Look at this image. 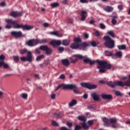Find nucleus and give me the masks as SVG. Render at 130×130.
<instances>
[{
	"instance_id": "nucleus-1",
	"label": "nucleus",
	"mask_w": 130,
	"mask_h": 130,
	"mask_svg": "<svg viewBox=\"0 0 130 130\" xmlns=\"http://www.w3.org/2000/svg\"><path fill=\"white\" fill-rule=\"evenodd\" d=\"M97 62V69H99V72L101 74H104L106 72V70H110L112 67L111 64L108 63L107 61L104 60H91L90 59V61H89V64L90 66H93V64H95V63Z\"/></svg>"
},
{
	"instance_id": "nucleus-2",
	"label": "nucleus",
	"mask_w": 130,
	"mask_h": 130,
	"mask_svg": "<svg viewBox=\"0 0 130 130\" xmlns=\"http://www.w3.org/2000/svg\"><path fill=\"white\" fill-rule=\"evenodd\" d=\"M6 23H7V24L5 26L6 29H11V28H12V25H13V28H14V29H21V28H22L23 30H26L27 31L31 30V29L34 28L32 25L19 24L17 21H14L12 19L6 20Z\"/></svg>"
},
{
	"instance_id": "nucleus-3",
	"label": "nucleus",
	"mask_w": 130,
	"mask_h": 130,
	"mask_svg": "<svg viewBox=\"0 0 130 130\" xmlns=\"http://www.w3.org/2000/svg\"><path fill=\"white\" fill-rule=\"evenodd\" d=\"M62 88L63 89L66 90L67 89L73 90L75 94H82V92L79 91V89L77 88V85L76 84H61L59 85L55 89V91H57L58 89Z\"/></svg>"
},
{
	"instance_id": "nucleus-4",
	"label": "nucleus",
	"mask_w": 130,
	"mask_h": 130,
	"mask_svg": "<svg viewBox=\"0 0 130 130\" xmlns=\"http://www.w3.org/2000/svg\"><path fill=\"white\" fill-rule=\"evenodd\" d=\"M103 39L105 41L104 43V45L109 48L110 49H112L115 45V41L110 36H105L103 37Z\"/></svg>"
},
{
	"instance_id": "nucleus-5",
	"label": "nucleus",
	"mask_w": 130,
	"mask_h": 130,
	"mask_svg": "<svg viewBox=\"0 0 130 130\" xmlns=\"http://www.w3.org/2000/svg\"><path fill=\"white\" fill-rule=\"evenodd\" d=\"M82 42V39L80 37H75L74 38V43L71 45L72 49H80V43Z\"/></svg>"
},
{
	"instance_id": "nucleus-6",
	"label": "nucleus",
	"mask_w": 130,
	"mask_h": 130,
	"mask_svg": "<svg viewBox=\"0 0 130 130\" xmlns=\"http://www.w3.org/2000/svg\"><path fill=\"white\" fill-rule=\"evenodd\" d=\"M108 86L111 87V88H115L116 86H119L120 87H124V82L122 81H115L114 82H112V81L108 82L107 83Z\"/></svg>"
},
{
	"instance_id": "nucleus-7",
	"label": "nucleus",
	"mask_w": 130,
	"mask_h": 130,
	"mask_svg": "<svg viewBox=\"0 0 130 130\" xmlns=\"http://www.w3.org/2000/svg\"><path fill=\"white\" fill-rule=\"evenodd\" d=\"M78 119L81 120V121H82V122L80 123V124H81L84 129H88V128H89V125L86 124V117L84 116H79Z\"/></svg>"
},
{
	"instance_id": "nucleus-8",
	"label": "nucleus",
	"mask_w": 130,
	"mask_h": 130,
	"mask_svg": "<svg viewBox=\"0 0 130 130\" xmlns=\"http://www.w3.org/2000/svg\"><path fill=\"white\" fill-rule=\"evenodd\" d=\"M82 87H84V88H87L89 90H92L93 89H96L97 88V85L95 84H92L89 83H82L80 84Z\"/></svg>"
},
{
	"instance_id": "nucleus-9",
	"label": "nucleus",
	"mask_w": 130,
	"mask_h": 130,
	"mask_svg": "<svg viewBox=\"0 0 130 130\" xmlns=\"http://www.w3.org/2000/svg\"><path fill=\"white\" fill-rule=\"evenodd\" d=\"M39 49L43 50V51H45L46 55H49V54H51V53H52V49L48 48L46 45L41 46L39 47Z\"/></svg>"
},
{
	"instance_id": "nucleus-10",
	"label": "nucleus",
	"mask_w": 130,
	"mask_h": 130,
	"mask_svg": "<svg viewBox=\"0 0 130 130\" xmlns=\"http://www.w3.org/2000/svg\"><path fill=\"white\" fill-rule=\"evenodd\" d=\"M38 44L37 39H31L26 42V45L30 47H33Z\"/></svg>"
},
{
	"instance_id": "nucleus-11",
	"label": "nucleus",
	"mask_w": 130,
	"mask_h": 130,
	"mask_svg": "<svg viewBox=\"0 0 130 130\" xmlns=\"http://www.w3.org/2000/svg\"><path fill=\"white\" fill-rule=\"evenodd\" d=\"M11 35L14 37L16 39H18V38H21V37H23V33L21 31H12L11 32Z\"/></svg>"
},
{
	"instance_id": "nucleus-12",
	"label": "nucleus",
	"mask_w": 130,
	"mask_h": 130,
	"mask_svg": "<svg viewBox=\"0 0 130 130\" xmlns=\"http://www.w3.org/2000/svg\"><path fill=\"white\" fill-rule=\"evenodd\" d=\"M73 57H75V59H72L71 60V62L72 63H76L79 59H82V58H84V56L80 54H75L73 55Z\"/></svg>"
},
{
	"instance_id": "nucleus-13",
	"label": "nucleus",
	"mask_w": 130,
	"mask_h": 130,
	"mask_svg": "<svg viewBox=\"0 0 130 130\" xmlns=\"http://www.w3.org/2000/svg\"><path fill=\"white\" fill-rule=\"evenodd\" d=\"M50 44L52 46H59L61 45V41L60 40H53L50 42Z\"/></svg>"
},
{
	"instance_id": "nucleus-14",
	"label": "nucleus",
	"mask_w": 130,
	"mask_h": 130,
	"mask_svg": "<svg viewBox=\"0 0 130 130\" xmlns=\"http://www.w3.org/2000/svg\"><path fill=\"white\" fill-rule=\"evenodd\" d=\"M80 16L81 17V21H85L86 18H87V16H88V12H87V11L86 10H83L81 12Z\"/></svg>"
},
{
	"instance_id": "nucleus-15",
	"label": "nucleus",
	"mask_w": 130,
	"mask_h": 130,
	"mask_svg": "<svg viewBox=\"0 0 130 130\" xmlns=\"http://www.w3.org/2000/svg\"><path fill=\"white\" fill-rule=\"evenodd\" d=\"M23 15V13L18 12L17 11H13L11 13V17H13V18H17V17H21Z\"/></svg>"
},
{
	"instance_id": "nucleus-16",
	"label": "nucleus",
	"mask_w": 130,
	"mask_h": 130,
	"mask_svg": "<svg viewBox=\"0 0 130 130\" xmlns=\"http://www.w3.org/2000/svg\"><path fill=\"white\" fill-rule=\"evenodd\" d=\"M91 96L92 97L94 101H99L100 100V95L96 93H92Z\"/></svg>"
},
{
	"instance_id": "nucleus-17",
	"label": "nucleus",
	"mask_w": 130,
	"mask_h": 130,
	"mask_svg": "<svg viewBox=\"0 0 130 130\" xmlns=\"http://www.w3.org/2000/svg\"><path fill=\"white\" fill-rule=\"evenodd\" d=\"M101 96L103 99H107V100H110L111 99H112V95L111 94L103 93L101 94Z\"/></svg>"
},
{
	"instance_id": "nucleus-18",
	"label": "nucleus",
	"mask_w": 130,
	"mask_h": 130,
	"mask_svg": "<svg viewBox=\"0 0 130 130\" xmlns=\"http://www.w3.org/2000/svg\"><path fill=\"white\" fill-rule=\"evenodd\" d=\"M32 52L31 51L27 52V56H26V60L31 62L32 61Z\"/></svg>"
},
{
	"instance_id": "nucleus-19",
	"label": "nucleus",
	"mask_w": 130,
	"mask_h": 130,
	"mask_svg": "<svg viewBox=\"0 0 130 130\" xmlns=\"http://www.w3.org/2000/svg\"><path fill=\"white\" fill-rule=\"evenodd\" d=\"M51 35H55V36H57V37H62V34H59L58 31H52L50 32Z\"/></svg>"
},
{
	"instance_id": "nucleus-20",
	"label": "nucleus",
	"mask_w": 130,
	"mask_h": 130,
	"mask_svg": "<svg viewBox=\"0 0 130 130\" xmlns=\"http://www.w3.org/2000/svg\"><path fill=\"white\" fill-rule=\"evenodd\" d=\"M87 46H90L89 44H87V42H83L82 43V42L80 43V48L79 49H83V48H85L87 47Z\"/></svg>"
},
{
	"instance_id": "nucleus-21",
	"label": "nucleus",
	"mask_w": 130,
	"mask_h": 130,
	"mask_svg": "<svg viewBox=\"0 0 130 130\" xmlns=\"http://www.w3.org/2000/svg\"><path fill=\"white\" fill-rule=\"evenodd\" d=\"M117 57L120 58L122 56V52L120 51L116 52L115 54L112 56V58H116Z\"/></svg>"
},
{
	"instance_id": "nucleus-22",
	"label": "nucleus",
	"mask_w": 130,
	"mask_h": 130,
	"mask_svg": "<svg viewBox=\"0 0 130 130\" xmlns=\"http://www.w3.org/2000/svg\"><path fill=\"white\" fill-rule=\"evenodd\" d=\"M61 62L65 67H68L70 66V61L68 59H63L61 60Z\"/></svg>"
},
{
	"instance_id": "nucleus-23",
	"label": "nucleus",
	"mask_w": 130,
	"mask_h": 130,
	"mask_svg": "<svg viewBox=\"0 0 130 130\" xmlns=\"http://www.w3.org/2000/svg\"><path fill=\"white\" fill-rule=\"evenodd\" d=\"M70 43L71 40L65 39L62 41V44L64 46H68V45H70Z\"/></svg>"
},
{
	"instance_id": "nucleus-24",
	"label": "nucleus",
	"mask_w": 130,
	"mask_h": 130,
	"mask_svg": "<svg viewBox=\"0 0 130 130\" xmlns=\"http://www.w3.org/2000/svg\"><path fill=\"white\" fill-rule=\"evenodd\" d=\"M113 7L107 6L106 8L104 9V11H106V12H108V13H110L111 12H112L113 11Z\"/></svg>"
},
{
	"instance_id": "nucleus-25",
	"label": "nucleus",
	"mask_w": 130,
	"mask_h": 130,
	"mask_svg": "<svg viewBox=\"0 0 130 130\" xmlns=\"http://www.w3.org/2000/svg\"><path fill=\"white\" fill-rule=\"evenodd\" d=\"M103 121H104V125L107 126L110 124V120L106 118H103Z\"/></svg>"
},
{
	"instance_id": "nucleus-26",
	"label": "nucleus",
	"mask_w": 130,
	"mask_h": 130,
	"mask_svg": "<svg viewBox=\"0 0 130 130\" xmlns=\"http://www.w3.org/2000/svg\"><path fill=\"white\" fill-rule=\"evenodd\" d=\"M2 66H3V68H4V69H8L9 68V64L5 63L4 61H0V68Z\"/></svg>"
},
{
	"instance_id": "nucleus-27",
	"label": "nucleus",
	"mask_w": 130,
	"mask_h": 130,
	"mask_svg": "<svg viewBox=\"0 0 130 130\" xmlns=\"http://www.w3.org/2000/svg\"><path fill=\"white\" fill-rule=\"evenodd\" d=\"M38 44H43L47 43V39H44L43 40L37 39Z\"/></svg>"
},
{
	"instance_id": "nucleus-28",
	"label": "nucleus",
	"mask_w": 130,
	"mask_h": 130,
	"mask_svg": "<svg viewBox=\"0 0 130 130\" xmlns=\"http://www.w3.org/2000/svg\"><path fill=\"white\" fill-rule=\"evenodd\" d=\"M77 103H78V102L76 100H73L69 103V106H70V107H73V106H75V105H76Z\"/></svg>"
},
{
	"instance_id": "nucleus-29",
	"label": "nucleus",
	"mask_w": 130,
	"mask_h": 130,
	"mask_svg": "<svg viewBox=\"0 0 130 130\" xmlns=\"http://www.w3.org/2000/svg\"><path fill=\"white\" fill-rule=\"evenodd\" d=\"M117 47L119 50H124L126 49V46H125V45H118Z\"/></svg>"
},
{
	"instance_id": "nucleus-30",
	"label": "nucleus",
	"mask_w": 130,
	"mask_h": 130,
	"mask_svg": "<svg viewBox=\"0 0 130 130\" xmlns=\"http://www.w3.org/2000/svg\"><path fill=\"white\" fill-rule=\"evenodd\" d=\"M84 58H82V59H83V62L85 63H88V62H90L91 59L88 57H86V56H83Z\"/></svg>"
},
{
	"instance_id": "nucleus-31",
	"label": "nucleus",
	"mask_w": 130,
	"mask_h": 130,
	"mask_svg": "<svg viewBox=\"0 0 130 130\" xmlns=\"http://www.w3.org/2000/svg\"><path fill=\"white\" fill-rule=\"evenodd\" d=\"M90 44L91 45V46H93V47H96L97 46L98 44H99V42H95L94 41H92L90 42Z\"/></svg>"
},
{
	"instance_id": "nucleus-32",
	"label": "nucleus",
	"mask_w": 130,
	"mask_h": 130,
	"mask_svg": "<svg viewBox=\"0 0 130 130\" xmlns=\"http://www.w3.org/2000/svg\"><path fill=\"white\" fill-rule=\"evenodd\" d=\"M105 53L106 56H112V54H113V53L112 52H110L109 51H105Z\"/></svg>"
},
{
	"instance_id": "nucleus-33",
	"label": "nucleus",
	"mask_w": 130,
	"mask_h": 130,
	"mask_svg": "<svg viewBox=\"0 0 130 130\" xmlns=\"http://www.w3.org/2000/svg\"><path fill=\"white\" fill-rule=\"evenodd\" d=\"M107 33L109 35H110V36H111V37H112L113 38H114V37H115V34H114V32H113V31L110 30L108 31Z\"/></svg>"
},
{
	"instance_id": "nucleus-34",
	"label": "nucleus",
	"mask_w": 130,
	"mask_h": 130,
	"mask_svg": "<svg viewBox=\"0 0 130 130\" xmlns=\"http://www.w3.org/2000/svg\"><path fill=\"white\" fill-rule=\"evenodd\" d=\"M129 80L124 82V86L130 87V75L128 76Z\"/></svg>"
},
{
	"instance_id": "nucleus-35",
	"label": "nucleus",
	"mask_w": 130,
	"mask_h": 130,
	"mask_svg": "<svg viewBox=\"0 0 130 130\" xmlns=\"http://www.w3.org/2000/svg\"><path fill=\"white\" fill-rule=\"evenodd\" d=\"M51 7H52V8H57V7H59V4L58 3L56 2L51 4Z\"/></svg>"
},
{
	"instance_id": "nucleus-36",
	"label": "nucleus",
	"mask_w": 130,
	"mask_h": 130,
	"mask_svg": "<svg viewBox=\"0 0 130 130\" xmlns=\"http://www.w3.org/2000/svg\"><path fill=\"white\" fill-rule=\"evenodd\" d=\"M42 58H44V55L42 54L39 56H38L36 58L37 61H39V60H41Z\"/></svg>"
},
{
	"instance_id": "nucleus-37",
	"label": "nucleus",
	"mask_w": 130,
	"mask_h": 130,
	"mask_svg": "<svg viewBox=\"0 0 130 130\" xmlns=\"http://www.w3.org/2000/svg\"><path fill=\"white\" fill-rule=\"evenodd\" d=\"M27 51V50L26 49H21L19 50V53L20 54H25Z\"/></svg>"
},
{
	"instance_id": "nucleus-38",
	"label": "nucleus",
	"mask_w": 130,
	"mask_h": 130,
	"mask_svg": "<svg viewBox=\"0 0 130 130\" xmlns=\"http://www.w3.org/2000/svg\"><path fill=\"white\" fill-rule=\"evenodd\" d=\"M117 122V120H116V119H114V118L110 119V123H116Z\"/></svg>"
},
{
	"instance_id": "nucleus-39",
	"label": "nucleus",
	"mask_w": 130,
	"mask_h": 130,
	"mask_svg": "<svg viewBox=\"0 0 130 130\" xmlns=\"http://www.w3.org/2000/svg\"><path fill=\"white\" fill-rule=\"evenodd\" d=\"M6 59V56L4 54L0 55V61H4Z\"/></svg>"
},
{
	"instance_id": "nucleus-40",
	"label": "nucleus",
	"mask_w": 130,
	"mask_h": 130,
	"mask_svg": "<svg viewBox=\"0 0 130 130\" xmlns=\"http://www.w3.org/2000/svg\"><path fill=\"white\" fill-rule=\"evenodd\" d=\"M19 59H20V58H19V57L18 56H14V61H15V62H18Z\"/></svg>"
},
{
	"instance_id": "nucleus-41",
	"label": "nucleus",
	"mask_w": 130,
	"mask_h": 130,
	"mask_svg": "<svg viewBox=\"0 0 130 130\" xmlns=\"http://www.w3.org/2000/svg\"><path fill=\"white\" fill-rule=\"evenodd\" d=\"M51 125H53L54 126H58V123H57V122L54 120L52 121Z\"/></svg>"
},
{
	"instance_id": "nucleus-42",
	"label": "nucleus",
	"mask_w": 130,
	"mask_h": 130,
	"mask_svg": "<svg viewBox=\"0 0 130 130\" xmlns=\"http://www.w3.org/2000/svg\"><path fill=\"white\" fill-rule=\"evenodd\" d=\"M115 94L116 96H122L121 92H120L119 91H116L115 92Z\"/></svg>"
},
{
	"instance_id": "nucleus-43",
	"label": "nucleus",
	"mask_w": 130,
	"mask_h": 130,
	"mask_svg": "<svg viewBox=\"0 0 130 130\" xmlns=\"http://www.w3.org/2000/svg\"><path fill=\"white\" fill-rule=\"evenodd\" d=\"M58 50L59 51V52H63L64 50V48L62 47H60L58 48Z\"/></svg>"
},
{
	"instance_id": "nucleus-44",
	"label": "nucleus",
	"mask_w": 130,
	"mask_h": 130,
	"mask_svg": "<svg viewBox=\"0 0 130 130\" xmlns=\"http://www.w3.org/2000/svg\"><path fill=\"white\" fill-rule=\"evenodd\" d=\"M100 27L101 29H105L106 26H105V25H104L103 23H100Z\"/></svg>"
},
{
	"instance_id": "nucleus-45",
	"label": "nucleus",
	"mask_w": 130,
	"mask_h": 130,
	"mask_svg": "<svg viewBox=\"0 0 130 130\" xmlns=\"http://www.w3.org/2000/svg\"><path fill=\"white\" fill-rule=\"evenodd\" d=\"M35 54H40V50H39V48H36L35 49Z\"/></svg>"
},
{
	"instance_id": "nucleus-46",
	"label": "nucleus",
	"mask_w": 130,
	"mask_h": 130,
	"mask_svg": "<svg viewBox=\"0 0 130 130\" xmlns=\"http://www.w3.org/2000/svg\"><path fill=\"white\" fill-rule=\"evenodd\" d=\"M22 95L23 99H27V97H28V94L27 93H22Z\"/></svg>"
},
{
	"instance_id": "nucleus-47",
	"label": "nucleus",
	"mask_w": 130,
	"mask_h": 130,
	"mask_svg": "<svg viewBox=\"0 0 130 130\" xmlns=\"http://www.w3.org/2000/svg\"><path fill=\"white\" fill-rule=\"evenodd\" d=\"M117 23V21H116L115 20V19L113 18L112 19V24H113V25H116V24Z\"/></svg>"
},
{
	"instance_id": "nucleus-48",
	"label": "nucleus",
	"mask_w": 130,
	"mask_h": 130,
	"mask_svg": "<svg viewBox=\"0 0 130 130\" xmlns=\"http://www.w3.org/2000/svg\"><path fill=\"white\" fill-rule=\"evenodd\" d=\"M95 36H96V37H99V36H100V33H99V31L98 30H96L95 31Z\"/></svg>"
},
{
	"instance_id": "nucleus-49",
	"label": "nucleus",
	"mask_w": 130,
	"mask_h": 130,
	"mask_svg": "<svg viewBox=\"0 0 130 130\" xmlns=\"http://www.w3.org/2000/svg\"><path fill=\"white\" fill-rule=\"evenodd\" d=\"M69 3V0H62V4L63 5H68V3Z\"/></svg>"
},
{
	"instance_id": "nucleus-50",
	"label": "nucleus",
	"mask_w": 130,
	"mask_h": 130,
	"mask_svg": "<svg viewBox=\"0 0 130 130\" xmlns=\"http://www.w3.org/2000/svg\"><path fill=\"white\" fill-rule=\"evenodd\" d=\"M68 23L69 24H73L74 23V19L70 18L68 21Z\"/></svg>"
},
{
	"instance_id": "nucleus-51",
	"label": "nucleus",
	"mask_w": 130,
	"mask_h": 130,
	"mask_svg": "<svg viewBox=\"0 0 130 130\" xmlns=\"http://www.w3.org/2000/svg\"><path fill=\"white\" fill-rule=\"evenodd\" d=\"M59 78L61 79L62 80H64V79H66V76H64V74H61L60 75Z\"/></svg>"
},
{
	"instance_id": "nucleus-52",
	"label": "nucleus",
	"mask_w": 130,
	"mask_h": 130,
	"mask_svg": "<svg viewBox=\"0 0 130 130\" xmlns=\"http://www.w3.org/2000/svg\"><path fill=\"white\" fill-rule=\"evenodd\" d=\"M67 124L69 127H72V126H73V123L72 122H68Z\"/></svg>"
},
{
	"instance_id": "nucleus-53",
	"label": "nucleus",
	"mask_w": 130,
	"mask_h": 130,
	"mask_svg": "<svg viewBox=\"0 0 130 130\" xmlns=\"http://www.w3.org/2000/svg\"><path fill=\"white\" fill-rule=\"evenodd\" d=\"M80 2L82 4H87L88 3V1L87 0H80Z\"/></svg>"
},
{
	"instance_id": "nucleus-54",
	"label": "nucleus",
	"mask_w": 130,
	"mask_h": 130,
	"mask_svg": "<svg viewBox=\"0 0 130 130\" xmlns=\"http://www.w3.org/2000/svg\"><path fill=\"white\" fill-rule=\"evenodd\" d=\"M83 35L85 38H86V39H88V38H89V34L87 33H83Z\"/></svg>"
},
{
	"instance_id": "nucleus-55",
	"label": "nucleus",
	"mask_w": 130,
	"mask_h": 130,
	"mask_svg": "<svg viewBox=\"0 0 130 130\" xmlns=\"http://www.w3.org/2000/svg\"><path fill=\"white\" fill-rule=\"evenodd\" d=\"M20 59L22 61H26V60H27V58L26 57H21Z\"/></svg>"
},
{
	"instance_id": "nucleus-56",
	"label": "nucleus",
	"mask_w": 130,
	"mask_h": 130,
	"mask_svg": "<svg viewBox=\"0 0 130 130\" xmlns=\"http://www.w3.org/2000/svg\"><path fill=\"white\" fill-rule=\"evenodd\" d=\"M93 122H94V120H89V121H88V124H89L90 125H92L93 124Z\"/></svg>"
},
{
	"instance_id": "nucleus-57",
	"label": "nucleus",
	"mask_w": 130,
	"mask_h": 130,
	"mask_svg": "<svg viewBox=\"0 0 130 130\" xmlns=\"http://www.w3.org/2000/svg\"><path fill=\"white\" fill-rule=\"evenodd\" d=\"M43 26L44 27L47 28V27H49V24L48 23L45 22L43 24Z\"/></svg>"
},
{
	"instance_id": "nucleus-58",
	"label": "nucleus",
	"mask_w": 130,
	"mask_h": 130,
	"mask_svg": "<svg viewBox=\"0 0 130 130\" xmlns=\"http://www.w3.org/2000/svg\"><path fill=\"white\" fill-rule=\"evenodd\" d=\"M0 6H1V7H5V6H6V2H3L1 3Z\"/></svg>"
},
{
	"instance_id": "nucleus-59",
	"label": "nucleus",
	"mask_w": 130,
	"mask_h": 130,
	"mask_svg": "<svg viewBox=\"0 0 130 130\" xmlns=\"http://www.w3.org/2000/svg\"><path fill=\"white\" fill-rule=\"evenodd\" d=\"M56 96V94H51V98L52 99H55Z\"/></svg>"
},
{
	"instance_id": "nucleus-60",
	"label": "nucleus",
	"mask_w": 130,
	"mask_h": 130,
	"mask_svg": "<svg viewBox=\"0 0 130 130\" xmlns=\"http://www.w3.org/2000/svg\"><path fill=\"white\" fill-rule=\"evenodd\" d=\"M118 8L120 11H121L123 9V7H122V5H119L118 6Z\"/></svg>"
},
{
	"instance_id": "nucleus-61",
	"label": "nucleus",
	"mask_w": 130,
	"mask_h": 130,
	"mask_svg": "<svg viewBox=\"0 0 130 130\" xmlns=\"http://www.w3.org/2000/svg\"><path fill=\"white\" fill-rule=\"evenodd\" d=\"M94 23H95V21L93 20H91L89 21V24H90V25H93V24H94Z\"/></svg>"
},
{
	"instance_id": "nucleus-62",
	"label": "nucleus",
	"mask_w": 130,
	"mask_h": 130,
	"mask_svg": "<svg viewBox=\"0 0 130 130\" xmlns=\"http://www.w3.org/2000/svg\"><path fill=\"white\" fill-rule=\"evenodd\" d=\"M83 98L84 99H88V94H84V95H83Z\"/></svg>"
},
{
	"instance_id": "nucleus-63",
	"label": "nucleus",
	"mask_w": 130,
	"mask_h": 130,
	"mask_svg": "<svg viewBox=\"0 0 130 130\" xmlns=\"http://www.w3.org/2000/svg\"><path fill=\"white\" fill-rule=\"evenodd\" d=\"M125 123L126 124H130V120L126 121Z\"/></svg>"
},
{
	"instance_id": "nucleus-64",
	"label": "nucleus",
	"mask_w": 130,
	"mask_h": 130,
	"mask_svg": "<svg viewBox=\"0 0 130 130\" xmlns=\"http://www.w3.org/2000/svg\"><path fill=\"white\" fill-rule=\"evenodd\" d=\"M87 109H93V107L88 106L87 107Z\"/></svg>"
}]
</instances>
